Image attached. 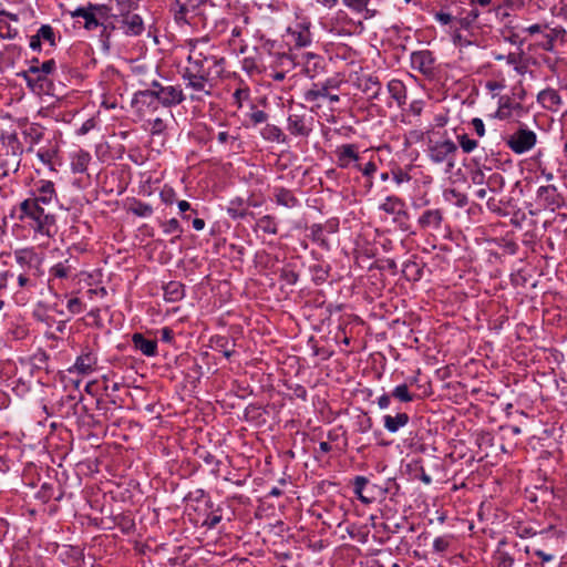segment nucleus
<instances>
[{
  "mask_svg": "<svg viewBox=\"0 0 567 567\" xmlns=\"http://www.w3.org/2000/svg\"><path fill=\"white\" fill-rule=\"evenodd\" d=\"M225 58L217 47L206 39L189 42L187 65L182 72L185 89L190 91L192 101H204L212 96L217 80L225 71Z\"/></svg>",
  "mask_w": 567,
  "mask_h": 567,
  "instance_id": "obj_1",
  "label": "nucleus"
},
{
  "mask_svg": "<svg viewBox=\"0 0 567 567\" xmlns=\"http://www.w3.org/2000/svg\"><path fill=\"white\" fill-rule=\"evenodd\" d=\"M14 265L8 272H14L19 290L32 291L38 287L39 279L44 276L43 256L34 247L14 249L12 252Z\"/></svg>",
  "mask_w": 567,
  "mask_h": 567,
  "instance_id": "obj_2",
  "label": "nucleus"
},
{
  "mask_svg": "<svg viewBox=\"0 0 567 567\" xmlns=\"http://www.w3.org/2000/svg\"><path fill=\"white\" fill-rule=\"evenodd\" d=\"M342 81L338 76H331L322 82L312 83L302 93L303 101L310 104V112L318 113L323 106L330 110L340 102V86Z\"/></svg>",
  "mask_w": 567,
  "mask_h": 567,
  "instance_id": "obj_3",
  "label": "nucleus"
},
{
  "mask_svg": "<svg viewBox=\"0 0 567 567\" xmlns=\"http://www.w3.org/2000/svg\"><path fill=\"white\" fill-rule=\"evenodd\" d=\"M43 206L44 204L25 198L20 204L19 219L27 221L35 233L50 236L55 219L52 214L45 212Z\"/></svg>",
  "mask_w": 567,
  "mask_h": 567,
  "instance_id": "obj_4",
  "label": "nucleus"
},
{
  "mask_svg": "<svg viewBox=\"0 0 567 567\" xmlns=\"http://www.w3.org/2000/svg\"><path fill=\"white\" fill-rule=\"evenodd\" d=\"M23 147L14 133L2 134L0 138V177L19 171Z\"/></svg>",
  "mask_w": 567,
  "mask_h": 567,
  "instance_id": "obj_5",
  "label": "nucleus"
},
{
  "mask_svg": "<svg viewBox=\"0 0 567 567\" xmlns=\"http://www.w3.org/2000/svg\"><path fill=\"white\" fill-rule=\"evenodd\" d=\"M78 259L70 256L51 266L48 277L49 290L56 295L55 290L60 288L61 281L75 279L78 276Z\"/></svg>",
  "mask_w": 567,
  "mask_h": 567,
  "instance_id": "obj_6",
  "label": "nucleus"
},
{
  "mask_svg": "<svg viewBox=\"0 0 567 567\" xmlns=\"http://www.w3.org/2000/svg\"><path fill=\"white\" fill-rule=\"evenodd\" d=\"M457 154V145L450 138L441 141L429 140L427 156L431 162L435 164L446 163L449 168L455 165V157Z\"/></svg>",
  "mask_w": 567,
  "mask_h": 567,
  "instance_id": "obj_7",
  "label": "nucleus"
},
{
  "mask_svg": "<svg viewBox=\"0 0 567 567\" xmlns=\"http://www.w3.org/2000/svg\"><path fill=\"white\" fill-rule=\"evenodd\" d=\"M106 6L89 2L86 6H81L69 11V14L72 19H83V28L86 31H94L102 25L101 19L106 17Z\"/></svg>",
  "mask_w": 567,
  "mask_h": 567,
  "instance_id": "obj_8",
  "label": "nucleus"
},
{
  "mask_svg": "<svg viewBox=\"0 0 567 567\" xmlns=\"http://www.w3.org/2000/svg\"><path fill=\"white\" fill-rule=\"evenodd\" d=\"M537 142V135L527 126H519L514 133L505 137L507 147L517 155L529 152Z\"/></svg>",
  "mask_w": 567,
  "mask_h": 567,
  "instance_id": "obj_9",
  "label": "nucleus"
},
{
  "mask_svg": "<svg viewBox=\"0 0 567 567\" xmlns=\"http://www.w3.org/2000/svg\"><path fill=\"white\" fill-rule=\"evenodd\" d=\"M315 118L306 112L290 113L287 118V131L295 137H308L313 131Z\"/></svg>",
  "mask_w": 567,
  "mask_h": 567,
  "instance_id": "obj_10",
  "label": "nucleus"
},
{
  "mask_svg": "<svg viewBox=\"0 0 567 567\" xmlns=\"http://www.w3.org/2000/svg\"><path fill=\"white\" fill-rule=\"evenodd\" d=\"M153 87H157V102L165 107H171L183 103L186 95L181 85H162L157 81H153Z\"/></svg>",
  "mask_w": 567,
  "mask_h": 567,
  "instance_id": "obj_11",
  "label": "nucleus"
},
{
  "mask_svg": "<svg viewBox=\"0 0 567 567\" xmlns=\"http://www.w3.org/2000/svg\"><path fill=\"white\" fill-rule=\"evenodd\" d=\"M311 22L308 18H299L298 21L287 29L290 42L297 48H305L311 44Z\"/></svg>",
  "mask_w": 567,
  "mask_h": 567,
  "instance_id": "obj_12",
  "label": "nucleus"
},
{
  "mask_svg": "<svg viewBox=\"0 0 567 567\" xmlns=\"http://www.w3.org/2000/svg\"><path fill=\"white\" fill-rule=\"evenodd\" d=\"M97 367V353L90 347H85L81 350V353L76 357L75 362L69 368L70 373H76L79 375H89L96 370Z\"/></svg>",
  "mask_w": 567,
  "mask_h": 567,
  "instance_id": "obj_13",
  "label": "nucleus"
},
{
  "mask_svg": "<svg viewBox=\"0 0 567 567\" xmlns=\"http://www.w3.org/2000/svg\"><path fill=\"white\" fill-rule=\"evenodd\" d=\"M297 64L301 65L302 73L309 79H316L326 70L324 58L312 52L302 53Z\"/></svg>",
  "mask_w": 567,
  "mask_h": 567,
  "instance_id": "obj_14",
  "label": "nucleus"
},
{
  "mask_svg": "<svg viewBox=\"0 0 567 567\" xmlns=\"http://www.w3.org/2000/svg\"><path fill=\"white\" fill-rule=\"evenodd\" d=\"M336 164L341 169L357 168L360 161L357 144H341L334 150Z\"/></svg>",
  "mask_w": 567,
  "mask_h": 567,
  "instance_id": "obj_15",
  "label": "nucleus"
},
{
  "mask_svg": "<svg viewBox=\"0 0 567 567\" xmlns=\"http://www.w3.org/2000/svg\"><path fill=\"white\" fill-rule=\"evenodd\" d=\"M536 200L542 207L550 210L559 208L563 203L561 196L554 185L538 187L536 192Z\"/></svg>",
  "mask_w": 567,
  "mask_h": 567,
  "instance_id": "obj_16",
  "label": "nucleus"
},
{
  "mask_svg": "<svg viewBox=\"0 0 567 567\" xmlns=\"http://www.w3.org/2000/svg\"><path fill=\"white\" fill-rule=\"evenodd\" d=\"M28 198L40 204L50 205L56 198L54 183L47 179L39 181Z\"/></svg>",
  "mask_w": 567,
  "mask_h": 567,
  "instance_id": "obj_17",
  "label": "nucleus"
},
{
  "mask_svg": "<svg viewBox=\"0 0 567 567\" xmlns=\"http://www.w3.org/2000/svg\"><path fill=\"white\" fill-rule=\"evenodd\" d=\"M434 58L427 50L416 51L411 54V66L423 74H427L433 70Z\"/></svg>",
  "mask_w": 567,
  "mask_h": 567,
  "instance_id": "obj_18",
  "label": "nucleus"
},
{
  "mask_svg": "<svg viewBox=\"0 0 567 567\" xmlns=\"http://www.w3.org/2000/svg\"><path fill=\"white\" fill-rule=\"evenodd\" d=\"M537 102L546 110L557 112L563 105V100L559 93L551 87L542 90L537 94Z\"/></svg>",
  "mask_w": 567,
  "mask_h": 567,
  "instance_id": "obj_19",
  "label": "nucleus"
},
{
  "mask_svg": "<svg viewBox=\"0 0 567 567\" xmlns=\"http://www.w3.org/2000/svg\"><path fill=\"white\" fill-rule=\"evenodd\" d=\"M379 209L395 218L408 216L404 200L394 195L388 196L384 202L380 204Z\"/></svg>",
  "mask_w": 567,
  "mask_h": 567,
  "instance_id": "obj_20",
  "label": "nucleus"
},
{
  "mask_svg": "<svg viewBox=\"0 0 567 567\" xmlns=\"http://www.w3.org/2000/svg\"><path fill=\"white\" fill-rule=\"evenodd\" d=\"M442 221L443 213L441 209H427L417 219V224L422 229L437 230L441 228Z\"/></svg>",
  "mask_w": 567,
  "mask_h": 567,
  "instance_id": "obj_21",
  "label": "nucleus"
},
{
  "mask_svg": "<svg viewBox=\"0 0 567 567\" xmlns=\"http://www.w3.org/2000/svg\"><path fill=\"white\" fill-rule=\"evenodd\" d=\"M507 544L503 538L497 543L496 549L493 553L492 560L494 567H513L515 563L514 556L505 549Z\"/></svg>",
  "mask_w": 567,
  "mask_h": 567,
  "instance_id": "obj_22",
  "label": "nucleus"
},
{
  "mask_svg": "<svg viewBox=\"0 0 567 567\" xmlns=\"http://www.w3.org/2000/svg\"><path fill=\"white\" fill-rule=\"evenodd\" d=\"M359 89L367 94L369 100H379L382 93L380 81L371 75L359 79Z\"/></svg>",
  "mask_w": 567,
  "mask_h": 567,
  "instance_id": "obj_23",
  "label": "nucleus"
},
{
  "mask_svg": "<svg viewBox=\"0 0 567 567\" xmlns=\"http://www.w3.org/2000/svg\"><path fill=\"white\" fill-rule=\"evenodd\" d=\"M134 348L146 357H155L157 354L156 340L146 339L142 333L136 332L132 336Z\"/></svg>",
  "mask_w": 567,
  "mask_h": 567,
  "instance_id": "obj_24",
  "label": "nucleus"
},
{
  "mask_svg": "<svg viewBox=\"0 0 567 567\" xmlns=\"http://www.w3.org/2000/svg\"><path fill=\"white\" fill-rule=\"evenodd\" d=\"M122 29L127 35H140L144 31V23L138 14L124 13Z\"/></svg>",
  "mask_w": 567,
  "mask_h": 567,
  "instance_id": "obj_25",
  "label": "nucleus"
},
{
  "mask_svg": "<svg viewBox=\"0 0 567 567\" xmlns=\"http://www.w3.org/2000/svg\"><path fill=\"white\" fill-rule=\"evenodd\" d=\"M91 154L84 150H79L70 155L71 171L74 174H83L86 172L91 162Z\"/></svg>",
  "mask_w": 567,
  "mask_h": 567,
  "instance_id": "obj_26",
  "label": "nucleus"
},
{
  "mask_svg": "<svg viewBox=\"0 0 567 567\" xmlns=\"http://www.w3.org/2000/svg\"><path fill=\"white\" fill-rule=\"evenodd\" d=\"M274 198L277 205L286 208H295L300 205L299 199L293 195V193L285 187H275Z\"/></svg>",
  "mask_w": 567,
  "mask_h": 567,
  "instance_id": "obj_27",
  "label": "nucleus"
},
{
  "mask_svg": "<svg viewBox=\"0 0 567 567\" xmlns=\"http://www.w3.org/2000/svg\"><path fill=\"white\" fill-rule=\"evenodd\" d=\"M342 3L350 11L362 14L364 19H371L377 16L375 9H370V0H342Z\"/></svg>",
  "mask_w": 567,
  "mask_h": 567,
  "instance_id": "obj_28",
  "label": "nucleus"
},
{
  "mask_svg": "<svg viewBox=\"0 0 567 567\" xmlns=\"http://www.w3.org/2000/svg\"><path fill=\"white\" fill-rule=\"evenodd\" d=\"M410 421V416L405 412H399L395 415L385 414L383 416L384 429L390 433H396L404 427Z\"/></svg>",
  "mask_w": 567,
  "mask_h": 567,
  "instance_id": "obj_29",
  "label": "nucleus"
},
{
  "mask_svg": "<svg viewBox=\"0 0 567 567\" xmlns=\"http://www.w3.org/2000/svg\"><path fill=\"white\" fill-rule=\"evenodd\" d=\"M55 70V61L54 60H48L44 61L40 66L32 65L29 68L27 72H24V79L28 82V84H31V78L30 74H35L38 81L44 80V78L48 74H51Z\"/></svg>",
  "mask_w": 567,
  "mask_h": 567,
  "instance_id": "obj_30",
  "label": "nucleus"
},
{
  "mask_svg": "<svg viewBox=\"0 0 567 567\" xmlns=\"http://www.w3.org/2000/svg\"><path fill=\"white\" fill-rule=\"evenodd\" d=\"M157 101V87L141 90L134 93L132 105L136 107L151 106Z\"/></svg>",
  "mask_w": 567,
  "mask_h": 567,
  "instance_id": "obj_31",
  "label": "nucleus"
},
{
  "mask_svg": "<svg viewBox=\"0 0 567 567\" xmlns=\"http://www.w3.org/2000/svg\"><path fill=\"white\" fill-rule=\"evenodd\" d=\"M388 92L396 102L398 106H402L406 102V87L401 80L392 79L388 83Z\"/></svg>",
  "mask_w": 567,
  "mask_h": 567,
  "instance_id": "obj_32",
  "label": "nucleus"
},
{
  "mask_svg": "<svg viewBox=\"0 0 567 567\" xmlns=\"http://www.w3.org/2000/svg\"><path fill=\"white\" fill-rule=\"evenodd\" d=\"M369 480L364 476H355L353 481V492L364 504H370L374 497L368 492Z\"/></svg>",
  "mask_w": 567,
  "mask_h": 567,
  "instance_id": "obj_33",
  "label": "nucleus"
},
{
  "mask_svg": "<svg viewBox=\"0 0 567 567\" xmlns=\"http://www.w3.org/2000/svg\"><path fill=\"white\" fill-rule=\"evenodd\" d=\"M519 103L512 101L509 96H501L498 100V109L496 111V117L501 120L508 118L512 115L513 110L520 109Z\"/></svg>",
  "mask_w": 567,
  "mask_h": 567,
  "instance_id": "obj_34",
  "label": "nucleus"
},
{
  "mask_svg": "<svg viewBox=\"0 0 567 567\" xmlns=\"http://www.w3.org/2000/svg\"><path fill=\"white\" fill-rule=\"evenodd\" d=\"M184 297V286L178 281H171L164 287V298L169 302H176Z\"/></svg>",
  "mask_w": 567,
  "mask_h": 567,
  "instance_id": "obj_35",
  "label": "nucleus"
},
{
  "mask_svg": "<svg viewBox=\"0 0 567 567\" xmlns=\"http://www.w3.org/2000/svg\"><path fill=\"white\" fill-rule=\"evenodd\" d=\"M264 140L269 142L282 143L286 141L281 128L275 124H266L260 132Z\"/></svg>",
  "mask_w": 567,
  "mask_h": 567,
  "instance_id": "obj_36",
  "label": "nucleus"
},
{
  "mask_svg": "<svg viewBox=\"0 0 567 567\" xmlns=\"http://www.w3.org/2000/svg\"><path fill=\"white\" fill-rule=\"evenodd\" d=\"M310 234L309 238L318 244L320 247L328 249L329 243L324 236V226L322 224H312L309 227Z\"/></svg>",
  "mask_w": 567,
  "mask_h": 567,
  "instance_id": "obj_37",
  "label": "nucleus"
},
{
  "mask_svg": "<svg viewBox=\"0 0 567 567\" xmlns=\"http://www.w3.org/2000/svg\"><path fill=\"white\" fill-rule=\"evenodd\" d=\"M227 214L233 219H243L247 216V208L244 206V199L235 198L230 200L227 207Z\"/></svg>",
  "mask_w": 567,
  "mask_h": 567,
  "instance_id": "obj_38",
  "label": "nucleus"
},
{
  "mask_svg": "<svg viewBox=\"0 0 567 567\" xmlns=\"http://www.w3.org/2000/svg\"><path fill=\"white\" fill-rule=\"evenodd\" d=\"M128 210L133 215L143 218L151 217L154 213L152 205L144 203L142 200H134L133 204L130 206Z\"/></svg>",
  "mask_w": 567,
  "mask_h": 567,
  "instance_id": "obj_39",
  "label": "nucleus"
},
{
  "mask_svg": "<svg viewBox=\"0 0 567 567\" xmlns=\"http://www.w3.org/2000/svg\"><path fill=\"white\" fill-rule=\"evenodd\" d=\"M161 227L165 235L177 234V236L171 240L172 244H174L176 239H179L183 234V228L176 218H171L162 223Z\"/></svg>",
  "mask_w": 567,
  "mask_h": 567,
  "instance_id": "obj_40",
  "label": "nucleus"
},
{
  "mask_svg": "<svg viewBox=\"0 0 567 567\" xmlns=\"http://www.w3.org/2000/svg\"><path fill=\"white\" fill-rule=\"evenodd\" d=\"M258 228H260L265 234L276 235L278 233V224L275 217L270 215H265L260 217L257 221Z\"/></svg>",
  "mask_w": 567,
  "mask_h": 567,
  "instance_id": "obj_41",
  "label": "nucleus"
},
{
  "mask_svg": "<svg viewBox=\"0 0 567 567\" xmlns=\"http://www.w3.org/2000/svg\"><path fill=\"white\" fill-rule=\"evenodd\" d=\"M359 172L362 173L364 177H367L368 187L371 188L373 186V175L378 171V166L373 161H369L365 164H361L360 162L357 165V168Z\"/></svg>",
  "mask_w": 567,
  "mask_h": 567,
  "instance_id": "obj_42",
  "label": "nucleus"
},
{
  "mask_svg": "<svg viewBox=\"0 0 567 567\" xmlns=\"http://www.w3.org/2000/svg\"><path fill=\"white\" fill-rule=\"evenodd\" d=\"M392 398L396 399L400 402L409 403L414 400V394H412L409 390V386L405 383L396 385L392 392Z\"/></svg>",
  "mask_w": 567,
  "mask_h": 567,
  "instance_id": "obj_43",
  "label": "nucleus"
},
{
  "mask_svg": "<svg viewBox=\"0 0 567 567\" xmlns=\"http://www.w3.org/2000/svg\"><path fill=\"white\" fill-rule=\"evenodd\" d=\"M249 97H250V90H249V87L246 84H244L241 82L239 84V86L233 93L234 104L238 109H240V107H243L244 102L248 101Z\"/></svg>",
  "mask_w": 567,
  "mask_h": 567,
  "instance_id": "obj_44",
  "label": "nucleus"
},
{
  "mask_svg": "<svg viewBox=\"0 0 567 567\" xmlns=\"http://www.w3.org/2000/svg\"><path fill=\"white\" fill-rule=\"evenodd\" d=\"M41 42H47L51 47L55 45V32L50 24H42L37 31Z\"/></svg>",
  "mask_w": 567,
  "mask_h": 567,
  "instance_id": "obj_45",
  "label": "nucleus"
},
{
  "mask_svg": "<svg viewBox=\"0 0 567 567\" xmlns=\"http://www.w3.org/2000/svg\"><path fill=\"white\" fill-rule=\"evenodd\" d=\"M14 272L0 271V311L3 310L6 306L4 295L8 289L9 279L13 278Z\"/></svg>",
  "mask_w": 567,
  "mask_h": 567,
  "instance_id": "obj_46",
  "label": "nucleus"
},
{
  "mask_svg": "<svg viewBox=\"0 0 567 567\" xmlns=\"http://www.w3.org/2000/svg\"><path fill=\"white\" fill-rule=\"evenodd\" d=\"M447 32L455 47L463 48L472 44V41L466 35H464L462 31H457L456 28H454L453 30H447Z\"/></svg>",
  "mask_w": 567,
  "mask_h": 567,
  "instance_id": "obj_47",
  "label": "nucleus"
},
{
  "mask_svg": "<svg viewBox=\"0 0 567 567\" xmlns=\"http://www.w3.org/2000/svg\"><path fill=\"white\" fill-rule=\"evenodd\" d=\"M55 156V151L51 148H39L37 152V157L39 161L47 165L51 171H54L52 159Z\"/></svg>",
  "mask_w": 567,
  "mask_h": 567,
  "instance_id": "obj_48",
  "label": "nucleus"
},
{
  "mask_svg": "<svg viewBox=\"0 0 567 567\" xmlns=\"http://www.w3.org/2000/svg\"><path fill=\"white\" fill-rule=\"evenodd\" d=\"M461 148L464 153H472L478 145L477 141L470 138L467 134H462L457 136Z\"/></svg>",
  "mask_w": 567,
  "mask_h": 567,
  "instance_id": "obj_49",
  "label": "nucleus"
},
{
  "mask_svg": "<svg viewBox=\"0 0 567 567\" xmlns=\"http://www.w3.org/2000/svg\"><path fill=\"white\" fill-rule=\"evenodd\" d=\"M140 0H115L116 7L121 14L130 13L138 8Z\"/></svg>",
  "mask_w": 567,
  "mask_h": 567,
  "instance_id": "obj_50",
  "label": "nucleus"
},
{
  "mask_svg": "<svg viewBox=\"0 0 567 567\" xmlns=\"http://www.w3.org/2000/svg\"><path fill=\"white\" fill-rule=\"evenodd\" d=\"M524 7V0H501V2L494 7L496 12H499L502 9H509L512 11L519 10Z\"/></svg>",
  "mask_w": 567,
  "mask_h": 567,
  "instance_id": "obj_51",
  "label": "nucleus"
},
{
  "mask_svg": "<svg viewBox=\"0 0 567 567\" xmlns=\"http://www.w3.org/2000/svg\"><path fill=\"white\" fill-rule=\"evenodd\" d=\"M214 342H215L216 348L223 352L225 358L229 359L233 355L234 351L231 349H229V347H228L229 346L228 338L218 336L214 339Z\"/></svg>",
  "mask_w": 567,
  "mask_h": 567,
  "instance_id": "obj_52",
  "label": "nucleus"
},
{
  "mask_svg": "<svg viewBox=\"0 0 567 567\" xmlns=\"http://www.w3.org/2000/svg\"><path fill=\"white\" fill-rule=\"evenodd\" d=\"M18 34V30L12 28L7 20L0 18V37L2 39H14Z\"/></svg>",
  "mask_w": 567,
  "mask_h": 567,
  "instance_id": "obj_53",
  "label": "nucleus"
},
{
  "mask_svg": "<svg viewBox=\"0 0 567 567\" xmlns=\"http://www.w3.org/2000/svg\"><path fill=\"white\" fill-rule=\"evenodd\" d=\"M48 354L44 351H37L30 359L31 364L37 369H47Z\"/></svg>",
  "mask_w": 567,
  "mask_h": 567,
  "instance_id": "obj_54",
  "label": "nucleus"
},
{
  "mask_svg": "<svg viewBox=\"0 0 567 567\" xmlns=\"http://www.w3.org/2000/svg\"><path fill=\"white\" fill-rule=\"evenodd\" d=\"M434 19L441 25H447L449 30H452V25L454 24V21H455V17L445 11L435 12Z\"/></svg>",
  "mask_w": 567,
  "mask_h": 567,
  "instance_id": "obj_55",
  "label": "nucleus"
},
{
  "mask_svg": "<svg viewBox=\"0 0 567 567\" xmlns=\"http://www.w3.org/2000/svg\"><path fill=\"white\" fill-rule=\"evenodd\" d=\"M161 200L166 205H172L176 202L177 195L174 188L164 186L159 193Z\"/></svg>",
  "mask_w": 567,
  "mask_h": 567,
  "instance_id": "obj_56",
  "label": "nucleus"
},
{
  "mask_svg": "<svg viewBox=\"0 0 567 567\" xmlns=\"http://www.w3.org/2000/svg\"><path fill=\"white\" fill-rule=\"evenodd\" d=\"M456 28L457 31H467L470 32L473 28H474V24L464 16H461V17H455V21H454V24L452 25V30Z\"/></svg>",
  "mask_w": 567,
  "mask_h": 567,
  "instance_id": "obj_57",
  "label": "nucleus"
},
{
  "mask_svg": "<svg viewBox=\"0 0 567 567\" xmlns=\"http://www.w3.org/2000/svg\"><path fill=\"white\" fill-rule=\"evenodd\" d=\"M66 308L72 315H79L84 311L85 306L81 299L74 297L68 300Z\"/></svg>",
  "mask_w": 567,
  "mask_h": 567,
  "instance_id": "obj_58",
  "label": "nucleus"
},
{
  "mask_svg": "<svg viewBox=\"0 0 567 567\" xmlns=\"http://www.w3.org/2000/svg\"><path fill=\"white\" fill-rule=\"evenodd\" d=\"M176 7L177 9L175 10V20L177 22L189 23L188 8L185 4L179 3L178 1L176 2Z\"/></svg>",
  "mask_w": 567,
  "mask_h": 567,
  "instance_id": "obj_59",
  "label": "nucleus"
},
{
  "mask_svg": "<svg viewBox=\"0 0 567 567\" xmlns=\"http://www.w3.org/2000/svg\"><path fill=\"white\" fill-rule=\"evenodd\" d=\"M249 120L254 125L265 123L268 120V114L262 110H254L249 114Z\"/></svg>",
  "mask_w": 567,
  "mask_h": 567,
  "instance_id": "obj_60",
  "label": "nucleus"
},
{
  "mask_svg": "<svg viewBox=\"0 0 567 567\" xmlns=\"http://www.w3.org/2000/svg\"><path fill=\"white\" fill-rule=\"evenodd\" d=\"M165 127V122L159 117H156L150 122V131L153 135H158L163 133Z\"/></svg>",
  "mask_w": 567,
  "mask_h": 567,
  "instance_id": "obj_61",
  "label": "nucleus"
},
{
  "mask_svg": "<svg viewBox=\"0 0 567 567\" xmlns=\"http://www.w3.org/2000/svg\"><path fill=\"white\" fill-rule=\"evenodd\" d=\"M450 546V540L446 537H436L433 540V549L436 553H444Z\"/></svg>",
  "mask_w": 567,
  "mask_h": 567,
  "instance_id": "obj_62",
  "label": "nucleus"
},
{
  "mask_svg": "<svg viewBox=\"0 0 567 567\" xmlns=\"http://www.w3.org/2000/svg\"><path fill=\"white\" fill-rule=\"evenodd\" d=\"M221 520V515L213 514L208 515L206 519L203 522V526L207 527L208 529L215 528Z\"/></svg>",
  "mask_w": 567,
  "mask_h": 567,
  "instance_id": "obj_63",
  "label": "nucleus"
},
{
  "mask_svg": "<svg viewBox=\"0 0 567 567\" xmlns=\"http://www.w3.org/2000/svg\"><path fill=\"white\" fill-rule=\"evenodd\" d=\"M471 125L473 126L474 131L480 137H483L485 135V125L482 118L474 117L471 121Z\"/></svg>",
  "mask_w": 567,
  "mask_h": 567,
  "instance_id": "obj_64",
  "label": "nucleus"
}]
</instances>
